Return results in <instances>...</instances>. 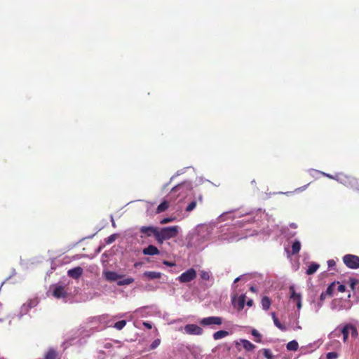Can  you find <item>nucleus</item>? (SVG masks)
Here are the masks:
<instances>
[{
    "mask_svg": "<svg viewBox=\"0 0 359 359\" xmlns=\"http://www.w3.org/2000/svg\"><path fill=\"white\" fill-rule=\"evenodd\" d=\"M211 229L205 224H200L190 231L187 236V247L196 250H203L211 235Z\"/></svg>",
    "mask_w": 359,
    "mask_h": 359,
    "instance_id": "nucleus-1",
    "label": "nucleus"
},
{
    "mask_svg": "<svg viewBox=\"0 0 359 359\" xmlns=\"http://www.w3.org/2000/svg\"><path fill=\"white\" fill-rule=\"evenodd\" d=\"M180 230V227L177 225L166 226L159 229H158V231H156V239L158 243L162 244L164 241L175 238Z\"/></svg>",
    "mask_w": 359,
    "mask_h": 359,
    "instance_id": "nucleus-2",
    "label": "nucleus"
},
{
    "mask_svg": "<svg viewBox=\"0 0 359 359\" xmlns=\"http://www.w3.org/2000/svg\"><path fill=\"white\" fill-rule=\"evenodd\" d=\"M245 215H248V219L247 220H245V222H249L252 218V215H254L253 218L255 220L256 217H258L257 219H259V218H262L263 216H266L265 212H263L260 209L257 210L255 212H252L250 214L245 213ZM243 215H244V214L238 215V214L235 213L233 211H229V212H224L221 215H219V217L217 218V220H218V222H221L226 221L228 219H233L234 218L241 217Z\"/></svg>",
    "mask_w": 359,
    "mask_h": 359,
    "instance_id": "nucleus-3",
    "label": "nucleus"
},
{
    "mask_svg": "<svg viewBox=\"0 0 359 359\" xmlns=\"http://www.w3.org/2000/svg\"><path fill=\"white\" fill-rule=\"evenodd\" d=\"M337 182L355 191H359V180L352 176H348L343 173H339Z\"/></svg>",
    "mask_w": 359,
    "mask_h": 359,
    "instance_id": "nucleus-4",
    "label": "nucleus"
},
{
    "mask_svg": "<svg viewBox=\"0 0 359 359\" xmlns=\"http://www.w3.org/2000/svg\"><path fill=\"white\" fill-rule=\"evenodd\" d=\"M222 323L223 318L219 316L205 317L199 320V324L201 326L211 329H216L217 327L222 325Z\"/></svg>",
    "mask_w": 359,
    "mask_h": 359,
    "instance_id": "nucleus-5",
    "label": "nucleus"
},
{
    "mask_svg": "<svg viewBox=\"0 0 359 359\" xmlns=\"http://www.w3.org/2000/svg\"><path fill=\"white\" fill-rule=\"evenodd\" d=\"M344 264L351 269H359V257L355 255L348 254L343 257Z\"/></svg>",
    "mask_w": 359,
    "mask_h": 359,
    "instance_id": "nucleus-6",
    "label": "nucleus"
},
{
    "mask_svg": "<svg viewBox=\"0 0 359 359\" xmlns=\"http://www.w3.org/2000/svg\"><path fill=\"white\" fill-rule=\"evenodd\" d=\"M196 277V271L191 268L183 272L177 279L182 283H187L194 280Z\"/></svg>",
    "mask_w": 359,
    "mask_h": 359,
    "instance_id": "nucleus-7",
    "label": "nucleus"
},
{
    "mask_svg": "<svg viewBox=\"0 0 359 359\" xmlns=\"http://www.w3.org/2000/svg\"><path fill=\"white\" fill-rule=\"evenodd\" d=\"M289 290L290 292V301L296 304L297 308L299 311L302 307V294L300 293L296 292L294 285L290 286Z\"/></svg>",
    "mask_w": 359,
    "mask_h": 359,
    "instance_id": "nucleus-8",
    "label": "nucleus"
},
{
    "mask_svg": "<svg viewBox=\"0 0 359 359\" xmlns=\"http://www.w3.org/2000/svg\"><path fill=\"white\" fill-rule=\"evenodd\" d=\"M49 292L57 299L65 298L67 295L66 290L59 283L51 285Z\"/></svg>",
    "mask_w": 359,
    "mask_h": 359,
    "instance_id": "nucleus-9",
    "label": "nucleus"
},
{
    "mask_svg": "<svg viewBox=\"0 0 359 359\" xmlns=\"http://www.w3.org/2000/svg\"><path fill=\"white\" fill-rule=\"evenodd\" d=\"M184 333L189 335L200 336L203 334V330L196 324H188L183 327Z\"/></svg>",
    "mask_w": 359,
    "mask_h": 359,
    "instance_id": "nucleus-10",
    "label": "nucleus"
},
{
    "mask_svg": "<svg viewBox=\"0 0 359 359\" xmlns=\"http://www.w3.org/2000/svg\"><path fill=\"white\" fill-rule=\"evenodd\" d=\"M125 313L118 314L112 317V318L107 323V326L109 327H114L117 330H121L126 325V320H121L116 323H114V320L125 316Z\"/></svg>",
    "mask_w": 359,
    "mask_h": 359,
    "instance_id": "nucleus-11",
    "label": "nucleus"
},
{
    "mask_svg": "<svg viewBox=\"0 0 359 359\" xmlns=\"http://www.w3.org/2000/svg\"><path fill=\"white\" fill-rule=\"evenodd\" d=\"M81 332L76 331L74 332L72 337H69L68 340L65 341V344H68L69 345H79L81 346L86 342V339L84 338H79Z\"/></svg>",
    "mask_w": 359,
    "mask_h": 359,
    "instance_id": "nucleus-12",
    "label": "nucleus"
},
{
    "mask_svg": "<svg viewBox=\"0 0 359 359\" xmlns=\"http://www.w3.org/2000/svg\"><path fill=\"white\" fill-rule=\"evenodd\" d=\"M102 276L107 280L110 282L118 280L123 277V275H120L115 271L108 270L103 271Z\"/></svg>",
    "mask_w": 359,
    "mask_h": 359,
    "instance_id": "nucleus-13",
    "label": "nucleus"
},
{
    "mask_svg": "<svg viewBox=\"0 0 359 359\" xmlns=\"http://www.w3.org/2000/svg\"><path fill=\"white\" fill-rule=\"evenodd\" d=\"M156 231H158V229L154 226H142L140 228V232L148 236L154 235L156 238Z\"/></svg>",
    "mask_w": 359,
    "mask_h": 359,
    "instance_id": "nucleus-14",
    "label": "nucleus"
},
{
    "mask_svg": "<svg viewBox=\"0 0 359 359\" xmlns=\"http://www.w3.org/2000/svg\"><path fill=\"white\" fill-rule=\"evenodd\" d=\"M82 273L83 269L80 266L69 269L67 272L69 276L75 279L79 278L81 276Z\"/></svg>",
    "mask_w": 359,
    "mask_h": 359,
    "instance_id": "nucleus-15",
    "label": "nucleus"
},
{
    "mask_svg": "<svg viewBox=\"0 0 359 359\" xmlns=\"http://www.w3.org/2000/svg\"><path fill=\"white\" fill-rule=\"evenodd\" d=\"M142 253L145 255H156L159 254V250L156 246L149 245L143 249Z\"/></svg>",
    "mask_w": 359,
    "mask_h": 359,
    "instance_id": "nucleus-16",
    "label": "nucleus"
},
{
    "mask_svg": "<svg viewBox=\"0 0 359 359\" xmlns=\"http://www.w3.org/2000/svg\"><path fill=\"white\" fill-rule=\"evenodd\" d=\"M301 246H302L301 242L299 240H294L292 244L291 255L297 254L301 250ZM285 250H286L287 255H290V252L289 250H287V249H285Z\"/></svg>",
    "mask_w": 359,
    "mask_h": 359,
    "instance_id": "nucleus-17",
    "label": "nucleus"
},
{
    "mask_svg": "<svg viewBox=\"0 0 359 359\" xmlns=\"http://www.w3.org/2000/svg\"><path fill=\"white\" fill-rule=\"evenodd\" d=\"M230 332L226 330H218L212 334L214 340H219L229 336Z\"/></svg>",
    "mask_w": 359,
    "mask_h": 359,
    "instance_id": "nucleus-18",
    "label": "nucleus"
},
{
    "mask_svg": "<svg viewBox=\"0 0 359 359\" xmlns=\"http://www.w3.org/2000/svg\"><path fill=\"white\" fill-rule=\"evenodd\" d=\"M184 188H186L189 190H190L191 189V182H184V183H182V184H179L177 185H176L175 187H174L172 189V193H175V192H177Z\"/></svg>",
    "mask_w": 359,
    "mask_h": 359,
    "instance_id": "nucleus-19",
    "label": "nucleus"
},
{
    "mask_svg": "<svg viewBox=\"0 0 359 359\" xmlns=\"http://www.w3.org/2000/svg\"><path fill=\"white\" fill-rule=\"evenodd\" d=\"M309 172L310 175H312L313 172H316V173H319L323 176H325L330 179H332V180H334L336 181H337V177H339V173L334 175H330V174H328V173H325L324 172H322V171H319V170H315V169H311L309 170Z\"/></svg>",
    "mask_w": 359,
    "mask_h": 359,
    "instance_id": "nucleus-20",
    "label": "nucleus"
},
{
    "mask_svg": "<svg viewBox=\"0 0 359 359\" xmlns=\"http://www.w3.org/2000/svg\"><path fill=\"white\" fill-rule=\"evenodd\" d=\"M240 342L242 344L243 348L248 351H252L255 348V346L247 339H241Z\"/></svg>",
    "mask_w": 359,
    "mask_h": 359,
    "instance_id": "nucleus-21",
    "label": "nucleus"
},
{
    "mask_svg": "<svg viewBox=\"0 0 359 359\" xmlns=\"http://www.w3.org/2000/svg\"><path fill=\"white\" fill-rule=\"evenodd\" d=\"M323 303L319 302L318 300H312L311 302V310L313 311L316 313H318L321 307L323 306Z\"/></svg>",
    "mask_w": 359,
    "mask_h": 359,
    "instance_id": "nucleus-22",
    "label": "nucleus"
},
{
    "mask_svg": "<svg viewBox=\"0 0 359 359\" xmlns=\"http://www.w3.org/2000/svg\"><path fill=\"white\" fill-rule=\"evenodd\" d=\"M144 276L149 279H157L161 278V273L157 271H146L144 273Z\"/></svg>",
    "mask_w": 359,
    "mask_h": 359,
    "instance_id": "nucleus-23",
    "label": "nucleus"
},
{
    "mask_svg": "<svg viewBox=\"0 0 359 359\" xmlns=\"http://www.w3.org/2000/svg\"><path fill=\"white\" fill-rule=\"evenodd\" d=\"M135 281V279L131 277H128L122 280H119L117 281V285L118 286L128 285L133 283Z\"/></svg>",
    "mask_w": 359,
    "mask_h": 359,
    "instance_id": "nucleus-24",
    "label": "nucleus"
},
{
    "mask_svg": "<svg viewBox=\"0 0 359 359\" xmlns=\"http://www.w3.org/2000/svg\"><path fill=\"white\" fill-rule=\"evenodd\" d=\"M262 307L264 310L267 311L269 309L271 306V300L267 297H264L262 299Z\"/></svg>",
    "mask_w": 359,
    "mask_h": 359,
    "instance_id": "nucleus-25",
    "label": "nucleus"
},
{
    "mask_svg": "<svg viewBox=\"0 0 359 359\" xmlns=\"http://www.w3.org/2000/svg\"><path fill=\"white\" fill-rule=\"evenodd\" d=\"M319 268V264L316 263H312L311 264L307 270H306V274L311 275L313 274Z\"/></svg>",
    "mask_w": 359,
    "mask_h": 359,
    "instance_id": "nucleus-26",
    "label": "nucleus"
},
{
    "mask_svg": "<svg viewBox=\"0 0 359 359\" xmlns=\"http://www.w3.org/2000/svg\"><path fill=\"white\" fill-rule=\"evenodd\" d=\"M168 207H169L168 202L167 201H164L160 205H158V206L157 207L156 212L157 213L163 212L165 210H166L168 208Z\"/></svg>",
    "mask_w": 359,
    "mask_h": 359,
    "instance_id": "nucleus-27",
    "label": "nucleus"
},
{
    "mask_svg": "<svg viewBox=\"0 0 359 359\" xmlns=\"http://www.w3.org/2000/svg\"><path fill=\"white\" fill-rule=\"evenodd\" d=\"M299 345L296 340H292L287 344V349L288 351H295L298 349Z\"/></svg>",
    "mask_w": 359,
    "mask_h": 359,
    "instance_id": "nucleus-28",
    "label": "nucleus"
},
{
    "mask_svg": "<svg viewBox=\"0 0 359 359\" xmlns=\"http://www.w3.org/2000/svg\"><path fill=\"white\" fill-rule=\"evenodd\" d=\"M245 298H246V296L245 294H241L238 297V299L237 302V306H238V309L241 310L244 308L245 304Z\"/></svg>",
    "mask_w": 359,
    "mask_h": 359,
    "instance_id": "nucleus-29",
    "label": "nucleus"
},
{
    "mask_svg": "<svg viewBox=\"0 0 359 359\" xmlns=\"http://www.w3.org/2000/svg\"><path fill=\"white\" fill-rule=\"evenodd\" d=\"M350 334L352 337L355 338L358 336L357 328L352 325H346Z\"/></svg>",
    "mask_w": 359,
    "mask_h": 359,
    "instance_id": "nucleus-30",
    "label": "nucleus"
},
{
    "mask_svg": "<svg viewBox=\"0 0 359 359\" xmlns=\"http://www.w3.org/2000/svg\"><path fill=\"white\" fill-rule=\"evenodd\" d=\"M29 310L30 308L26 304V303L22 304L20 309V318H21L24 315H26Z\"/></svg>",
    "mask_w": 359,
    "mask_h": 359,
    "instance_id": "nucleus-31",
    "label": "nucleus"
},
{
    "mask_svg": "<svg viewBox=\"0 0 359 359\" xmlns=\"http://www.w3.org/2000/svg\"><path fill=\"white\" fill-rule=\"evenodd\" d=\"M57 356V352L53 349H50L45 355V359H55Z\"/></svg>",
    "mask_w": 359,
    "mask_h": 359,
    "instance_id": "nucleus-32",
    "label": "nucleus"
},
{
    "mask_svg": "<svg viewBox=\"0 0 359 359\" xmlns=\"http://www.w3.org/2000/svg\"><path fill=\"white\" fill-rule=\"evenodd\" d=\"M320 345V341H316L313 343H310L308 344L305 348H311V352L313 351L314 350L317 349Z\"/></svg>",
    "mask_w": 359,
    "mask_h": 359,
    "instance_id": "nucleus-33",
    "label": "nucleus"
},
{
    "mask_svg": "<svg viewBox=\"0 0 359 359\" xmlns=\"http://www.w3.org/2000/svg\"><path fill=\"white\" fill-rule=\"evenodd\" d=\"M341 334H343V340L344 342H346L348 338V336L350 334L349 331L348 330L347 325H345L341 331Z\"/></svg>",
    "mask_w": 359,
    "mask_h": 359,
    "instance_id": "nucleus-34",
    "label": "nucleus"
},
{
    "mask_svg": "<svg viewBox=\"0 0 359 359\" xmlns=\"http://www.w3.org/2000/svg\"><path fill=\"white\" fill-rule=\"evenodd\" d=\"M39 304V301L36 298L29 299L26 304L31 309L34 308Z\"/></svg>",
    "mask_w": 359,
    "mask_h": 359,
    "instance_id": "nucleus-35",
    "label": "nucleus"
},
{
    "mask_svg": "<svg viewBox=\"0 0 359 359\" xmlns=\"http://www.w3.org/2000/svg\"><path fill=\"white\" fill-rule=\"evenodd\" d=\"M273 323L276 325V327H277L279 330L282 331H285L287 330L286 327L282 323H280L278 318L274 319Z\"/></svg>",
    "mask_w": 359,
    "mask_h": 359,
    "instance_id": "nucleus-36",
    "label": "nucleus"
},
{
    "mask_svg": "<svg viewBox=\"0 0 359 359\" xmlns=\"http://www.w3.org/2000/svg\"><path fill=\"white\" fill-rule=\"evenodd\" d=\"M264 356L267 359H273V355L271 351L268 348H264L262 350Z\"/></svg>",
    "mask_w": 359,
    "mask_h": 359,
    "instance_id": "nucleus-37",
    "label": "nucleus"
},
{
    "mask_svg": "<svg viewBox=\"0 0 359 359\" xmlns=\"http://www.w3.org/2000/svg\"><path fill=\"white\" fill-rule=\"evenodd\" d=\"M251 334L253 337H256L257 339H256V341L257 342H261V334L260 333L255 329H253L251 332Z\"/></svg>",
    "mask_w": 359,
    "mask_h": 359,
    "instance_id": "nucleus-38",
    "label": "nucleus"
},
{
    "mask_svg": "<svg viewBox=\"0 0 359 359\" xmlns=\"http://www.w3.org/2000/svg\"><path fill=\"white\" fill-rule=\"evenodd\" d=\"M339 357V355L337 352H328L326 354V359H337Z\"/></svg>",
    "mask_w": 359,
    "mask_h": 359,
    "instance_id": "nucleus-39",
    "label": "nucleus"
},
{
    "mask_svg": "<svg viewBox=\"0 0 359 359\" xmlns=\"http://www.w3.org/2000/svg\"><path fill=\"white\" fill-rule=\"evenodd\" d=\"M196 206V202L195 201H191L188 204V205L186 208V211L191 212L192 211Z\"/></svg>",
    "mask_w": 359,
    "mask_h": 359,
    "instance_id": "nucleus-40",
    "label": "nucleus"
},
{
    "mask_svg": "<svg viewBox=\"0 0 359 359\" xmlns=\"http://www.w3.org/2000/svg\"><path fill=\"white\" fill-rule=\"evenodd\" d=\"M335 286V283H332L330 284L327 290L325 291V292L327 294V296H332L333 293V287Z\"/></svg>",
    "mask_w": 359,
    "mask_h": 359,
    "instance_id": "nucleus-41",
    "label": "nucleus"
},
{
    "mask_svg": "<svg viewBox=\"0 0 359 359\" xmlns=\"http://www.w3.org/2000/svg\"><path fill=\"white\" fill-rule=\"evenodd\" d=\"M161 344V340L159 339H155L150 345V348L154 350L156 348Z\"/></svg>",
    "mask_w": 359,
    "mask_h": 359,
    "instance_id": "nucleus-42",
    "label": "nucleus"
},
{
    "mask_svg": "<svg viewBox=\"0 0 359 359\" xmlns=\"http://www.w3.org/2000/svg\"><path fill=\"white\" fill-rule=\"evenodd\" d=\"M201 278L203 279V280H208L210 279V274H209V272L208 271H202L201 272Z\"/></svg>",
    "mask_w": 359,
    "mask_h": 359,
    "instance_id": "nucleus-43",
    "label": "nucleus"
},
{
    "mask_svg": "<svg viewBox=\"0 0 359 359\" xmlns=\"http://www.w3.org/2000/svg\"><path fill=\"white\" fill-rule=\"evenodd\" d=\"M116 236L117 235L116 234H111V236H109L107 240H106V243L107 244H110V243H112L116 238Z\"/></svg>",
    "mask_w": 359,
    "mask_h": 359,
    "instance_id": "nucleus-44",
    "label": "nucleus"
},
{
    "mask_svg": "<svg viewBox=\"0 0 359 359\" xmlns=\"http://www.w3.org/2000/svg\"><path fill=\"white\" fill-rule=\"evenodd\" d=\"M282 233L285 234V237H287V238H292V237L295 236L297 234V231H288L287 233L285 231H283Z\"/></svg>",
    "mask_w": 359,
    "mask_h": 359,
    "instance_id": "nucleus-45",
    "label": "nucleus"
},
{
    "mask_svg": "<svg viewBox=\"0 0 359 359\" xmlns=\"http://www.w3.org/2000/svg\"><path fill=\"white\" fill-rule=\"evenodd\" d=\"M174 219H175L174 217H165L161 220L160 223L161 224H164L171 222L174 221Z\"/></svg>",
    "mask_w": 359,
    "mask_h": 359,
    "instance_id": "nucleus-46",
    "label": "nucleus"
},
{
    "mask_svg": "<svg viewBox=\"0 0 359 359\" xmlns=\"http://www.w3.org/2000/svg\"><path fill=\"white\" fill-rule=\"evenodd\" d=\"M186 169H187V168H183V169H182V170H178V171L176 172V174H175V175H173V176L170 178V182L171 181H172V180H173V179H174L176 176H179V175H180L183 174V173L185 172V170H186Z\"/></svg>",
    "mask_w": 359,
    "mask_h": 359,
    "instance_id": "nucleus-47",
    "label": "nucleus"
},
{
    "mask_svg": "<svg viewBox=\"0 0 359 359\" xmlns=\"http://www.w3.org/2000/svg\"><path fill=\"white\" fill-rule=\"evenodd\" d=\"M336 264V262L334 259H329L327 261V266H328V269H332Z\"/></svg>",
    "mask_w": 359,
    "mask_h": 359,
    "instance_id": "nucleus-48",
    "label": "nucleus"
},
{
    "mask_svg": "<svg viewBox=\"0 0 359 359\" xmlns=\"http://www.w3.org/2000/svg\"><path fill=\"white\" fill-rule=\"evenodd\" d=\"M309 186V184H306V185H304L301 187H299V188H297L294 192H300V191H303L304 190H306V189L307 188V187Z\"/></svg>",
    "mask_w": 359,
    "mask_h": 359,
    "instance_id": "nucleus-49",
    "label": "nucleus"
},
{
    "mask_svg": "<svg viewBox=\"0 0 359 359\" xmlns=\"http://www.w3.org/2000/svg\"><path fill=\"white\" fill-rule=\"evenodd\" d=\"M327 297V294L325 292H323L320 295V299L318 301L323 303V301Z\"/></svg>",
    "mask_w": 359,
    "mask_h": 359,
    "instance_id": "nucleus-50",
    "label": "nucleus"
},
{
    "mask_svg": "<svg viewBox=\"0 0 359 359\" xmlns=\"http://www.w3.org/2000/svg\"><path fill=\"white\" fill-rule=\"evenodd\" d=\"M337 290L339 292H344L346 290V287L344 285L339 284Z\"/></svg>",
    "mask_w": 359,
    "mask_h": 359,
    "instance_id": "nucleus-51",
    "label": "nucleus"
},
{
    "mask_svg": "<svg viewBox=\"0 0 359 359\" xmlns=\"http://www.w3.org/2000/svg\"><path fill=\"white\" fill-rule=\"evenodd\" d=\"M245 303L248 306L250 307L253 305V300L252 299H249Z\"/></svg>",
    "mask_w": 359,
    "mask_h": 359,
    "instance_id": "nucleus-52",
    "label": "nucleus"
},
{
    "mask_svg": "<svg viewBox=\"0 0 359 359\" xmlns=\"http://www.w3.org/2000/svg\"><path fill=\"white\" fill-rule=\"evenodd\" d=\"M143 325H144V327H146L148 329H151V327H152L151 324L150 323H148V322H144Z\"/></svg>",
    "mask_w": 359,
    "mask_h": 359,
    "instance_id": "nucleus-53",
    "label": "nucleus"
},
{
    "mask_svg": "<svg viewBox=\"0 0 359 359\" xmlns=\"http://www.w3.org/2000/svg\"><path fill=\"white\" fill-rule=\"evenodd\" d=\"M163 264L166 266H175V264L172 263V262H168V261H164L163 262Z\"/></svg>",
    "mask_w": 359,
    "mask_h": 359,
    "instance_id": "nucleus-54",
    "label": "nucleus"
},
{
    "mask_svg": "<svg viewBox=\"0 0 359 359\" xmlns=\"http://www.w3.org/2000/svg\"><path fill=\"white\" fill-rule=\"evenodd\" d=\"M110 219H111V226L114 227V228H116V224L114 222V217L112 215H111L110 217Z\"/></svg>",
    "mask_w": 359,
    "mask_h": 359,
    "instance_id": "nucleus-55",
    "label": "nucleus"
},
{
    "mask_svg": "<svg viewBox=\"0 0 359 359\" xmlns=\"http://www.w3.org/2000/svg\"><path fill=\"white\" fill-rule=\"evenodd\" d=\"M290 226L294 229L297 228V225L295 223L290 224Z\"/></svg>",
    "mask_w": 359,
    "mask_h": 359,
    "instance_id": "nucleus-56",
    "label": "nucleus"
},
{
    "mask_svg": "<svg viewBox=\"0 0 359 359\" xmlns=\"http://www.w3.org/2000/svg\"><path fill=\"white\" fill-rule=\"evenodd\" d=\"M271 317H272V318H273V320H274V319H276V318H277L276 315V313H275L274 312H272V313H271Z\"/></svg>",
    "mask_w": 359,
    "mask_h": 359,
    "instance_id": "nucleus-57",
    "label": "nucleus"
},
{
    "mask_svg": "<svg viewBox=\"0 0 359 359\" xmlns=\"http://www.w3.org/2000/svg\"><path fill=\"white\" fill-rule=\"evenodd\" d=\"M241 277H242V276H239V277L236 278L234 280V282H233V283H236L238 282V281L241 279Z\"/></svg>",
    "mask_w": 359,
    "mask_h": 359,
    "instance_id": "nucleus-58",
    "label": "nucleus"
},
{
    "mask_svg": "<svg viewBox=\"0 0 359 359\" xmlns=\"http://www.w3.org/2000/svg\"><path fill=\"white\" fill-rule=\"evenodd\" d=\"M292 192L290 191H287V192H280V194H286V195H288V194H290Z\"/></svg>",
    "mask_w": 359,
    "mask_h": 359,
    "instance_id": "nucleus-59",
    "label": "nucleus"
},
{
    "mask_svg": "<svg viewBox=\"0 0 359 359\" xmlns=\"http://www.w3.org/2000/svg\"><path fill=\"white\" fill-rule=\"evenodd\" d=\"M250 290L252 292H255V288L254 287H251Z\"/></svg>",
    "mask_w": 359,
    "mask_h": 359,
    "instance_id": "nucleus-60",
    "label": "nucleus"
},
{
    "mask_svg": "<svg viewBox=\"0 0 359 359\" xmlns=\"http://www.w3.org/2000/svg\"><path fill=\"white\" fill-rule=\"evenodd\" d=\"M316 175H320L319 173L313 172V173H312V175H311V176L315 177V176H316Z\"/></svg>",
    "mask_w": 359,
    "mask_h": 359,
    "instance_id": "nucleus-61",
    "label": "nucleus"
},
{
    "mask_svg": "<svg viewBox=\"0 0 359 359\" xmlns=\"http://www.w3.org/2000/svg\"><path fill=\"white\" fill-rule=\"evenodd\" d=\"M351 285H352V286H353V285H354V283H354V280H351Z\"/></svg>",
    "mask_w": 359,
    "mask_h": 359,
    "instance_id": "nucleus-62",
    "label": "nucleus"
},
{
    "mask_svg": "<svg viewBox=\"0 0 359 359\" xmlns=\"http://www.w3.org/2000/svg\"><path fill=\"white\" fill-rule=\"evenodd\" d=\"M140 310H141V309H137V310L135 311V312H136V313H137V312H139Z\"/></svg>",
    "mask_w": 359,
    "mask_h": 359,
    "instance_id": "nucleus-63",
    "label": "nucleus"
}]
</instances>
